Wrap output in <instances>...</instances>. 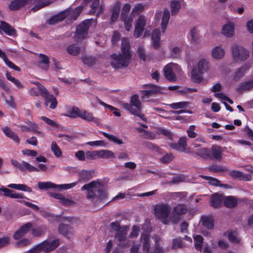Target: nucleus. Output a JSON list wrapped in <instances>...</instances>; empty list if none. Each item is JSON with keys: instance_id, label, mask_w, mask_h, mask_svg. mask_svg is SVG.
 Wrapping results in <instances>:
<instances>
[{"instance_id": "obj_1", "label": "nucleus", "mask_w": 253, "mask_h": 253, "mask_svg": "<svg viewBox=\"0 0 253 253\" xmlns=\"http://www.w3.org/2000/svg\"><path fill=\"white\" fill-rule=\"evenodd\" d=\"M130 48V45L128 39L123 38L121 44L122 53L113 54L111 56L112 66L115 68L127 67L131 58Z\"/></svg>"}, {"instance_id": "obj_2", "label": "nucleus", "mask_w": 253, "mask_h": 253, "mask_svg": "<svg viewBox=\"0 0 253 253\" xmlns=\"http://www.w3.org/2000/svg\"><path fill=\"white\" fill-rule=\"evenodd\" d=\"M103 184L98 181L94 180L84 185L81 190L86 191V197L92 201H99L104 200L107 196L106 193L102 189Z\"/></svg>"}, {"instance_id": "obj_3", "label": "nucleus", "mask_w": 253, "mask_h": 253, "mask_svg": "<svg viewBox=\"0 0 253 253\" xmlns=\"http://www.w3.org/2000/svg\"><path fill=\"white\" fill-rule=\"evenodd\" d=\"M123 107L132 114L138 117L143 121H145L144 115L141 112V103L139 100L137 95L132 96L130 104L124 103Z\"/></svg>"}, {"instance_id": "obj_4", "label": "nucleus", "mask_w": 253, "mask_h": 253, "mask_svg": "<svg viewBox=\"0 0 253 253\" xmlns=\"http://www.w3.org/2000/svg\"><path fill=\"white\" fill-rule=\"evenodd\" d=\"M233 60L236 63H241L246 61L250 56V51L245 47L234 45L231 48Z\"/></svg>"}, {"instance_id": "obj_5", "label": "nucleus", "mask_w": 253, "mask_h": 253, "mask_svg": "<svg viewBox=\"0 0 253 253\" xmlns=\"http://www.w3.org/2000/svg\"><path fill=\"white\" fill-rule=\"evenodd\" d=\"M163 71L165 78L172 82L176 80V75L181 74V69L178 64L169 63L164 67Z\"/></svg>"}, {"instance_id": "obj_6", "label": "nucleus", "mask_w": 253, "mask_h": 253, "mask_svg": "<svg viewBox=\"0 0 253 253\" xmlns=\"http://www.w3.org/2000/svg\"><path fill=\"white\" fill-rule=\"evenodd\" d=\"M170 211V206L165 203L157 204L154 206V213L160 219H163L165 224H167L166 218L169 216Z\"/></svg>"}, {"instance_id": "obj_7", "label": "nucleus", "mask_w": 253, "mask_h": 253, "mask_svg": "<svg viewBox=\"0 0 253 253\" xmlns=\"http://www.w3.org/2000/svg\"><path fill=\"white\" fill-rule=\"evenodd\" d=\"M145 89L140 91L141 97L143 101H149L150 97L160 93L162 89L160 87L153 84H146Z\"/></svg>"}, {"instance_id": "obj_8", "label": "nucleus", "mask_w": 253, "mask_h": 253, "mask_svg": "<svg viewBox=\"0 0 253 253\" xmlns=\"http://www.w3.org/2000/svg\"><path fill=\"white\" fill-rule=\"evenodd\" d=\"M38 85V88L40 91L41 94L44 98L45 105L47 106L50 103L49 108L55 109L57 106V101L55 97L52 94H49L47 89L39 82L35 83Z\"/></svg>"}, {"instance_id": "obj_9", "label": "nucleus", "mask_w": 253, "mask_h": 253, "mask_svg": "<svg viewBox=\"0 0 253 253\" xmlns=\"http://www.w3.org/2000/svg\"><path fill=\"white\" fill-rule=\"evenodd\" d=\"M90 23L91 20H85L77 26L76 34L77 39L82 40L87 37Z\"/></svg>"}, {"instance_id": "obj_10", "label": "nucleus", "mask_w": 253, "mask_h": 253, "mask_svg": "<svg viewBox=\"0 0 253 253\" xmlns=\"http://www.w3.org/2000/svg\"><path fill=\"white\" fill-rule=\"evenodd\" d=\"M191 150L192 153L190 154H195L196 156L201 157L204 159H207L211 157L210 150L205 147H203L200 144L193 142L191 144Z\"/></svg>"}, {"instance_id": "obj_11", "label": "nucleus", "mask_w": 253, "mask_h": 253, "mask_svg": "<svg viewBox=\"0 0 253 253\" xmlns=\"http://www.w3.org/2000/svg\"><path fill=\"white\" fill-rule=\"evenodd\" d=\"M146 25V19L145 17L143 16H140L136 21L135 24V29L134 31V37L136 38L140 37L144 29V27Z\"/></svg>"}, {"instance_id": "obj_12", "label": "nucleus", "mask_w": 253, "mask_h": 253, "mask_svg": "<svg viewBox=\"0 0 253 253\" xmlns=\"http://www.w3.org/2000/svg\"><path fill=\"white\" fill-rule=\"evenodd\" d=\"M43 251L45 253H48L54 250L60 244L58 239L53 241H44L40 244Z\"/></svg>"}, {"instance_id": "obj_13", "label": "nucleus", "mask_w": 253, "mask_h": 253, "mask_svg": "<svg viewBox=\"0 0 253 253\" xmlns=\"http://www.w3.org/2000/svg\"><path fill=\"white\" fill-rule=\"evenodd\" d=\"M32 224L28 222L22 226L19 229L17 230L13 235V238L15 240H19L25 236L32 228Z\"/></svg>"}, {"instance_id": "obj_14", "label": "nucleus", "mask_w": 253, "mask_h": 253, "mask_svg": "<svg viewBox=\"0 0 253 253\" xmlns=\"http://www.w3.org/2000/svg\"><path fill=\"white\" fill-rule=\"evenodd\" d=\"M84 1L86 4L92 1V3L90 5V13L98 15L103 11V6L100 4L99 0H84Z\"/></svg>"}, {"instance_id": "obj_15", "label": "nucleus", "mask_w": 253, "mask_h": 253, "mask_svg": "<svg viewBox=\"0 0 253 253\" xmlns=\"http://www.w3.org/2000/svg\"><path fill=\"white\" fill-rule=\"evenodd\" d=\"M33 0H14L8 5L10 10H18Z\"/></svg>"}, {"instance_id": "obj_16", "label": "nucleus", "mask_w": 253, "mask_h": 253, "mask_svg": "<svg viewBox=\"0 0 253 253\" xmlns=\"http://www.w3.org/2000/svg\"><path fill=\"white\" fill-rule=\"evenodd\" d=\"M0 191L3 193V195L8 197L14 199H22L24 198L23 194L18 193L3 186L0 187Z\"/></svg>"}, {"instance_id": "obj_17", "label": "nucleus", "mask_w": 253, "mask_h": 253, "mask_svg": "<svg viewBox=\"0 0 253 253\" xmlns=\"http://www.w3.org/2000/svg\"><path fill=\"white\" fill-rule=\"evenodd\" d=\"M141 242L142 244L143 250L145 253H149L150 249V235L147 233H143L140 236Z\"/></svg>"}, {"instance_id": "obj_18", "label": "nucleus", "mask_w": 253, "mask_h": 253, "mask_svg": "<svg viewBox=\"0 0 253 253\" xmlns=\"http://www.w3.org/2000/svg\"><path fill=\"white\" fill-rule=\"evenodd\" d=\"M152 46L155 49H158L161 46L160 31L159 29L154 30L152 33Z\"/></svg>"}, {"instance_id": "obj_19", "label": "nucleus", "mask_w": 253, "mask_h": 253, "mask_svg": "<svg viewBox=\"0 0 253 253\" xmlns=\"http://www.w3.org/2000/svg\"><path fill=\"white\" fill-rule=\"evenodd\" d=\"M59 232L64 235L65 236L69 238L71 235L74 234V230L73 227L68 225L60 224L58 227Z\"/></svg>"}, {"instance_id": "obj_20", "label": "nucleus", "mask_w": 253, "mask_h": 253, "mask_svg": "<svg viewBox=\"0 0 253 253\" xmlns=\"http://www.w3.org/2000/svg\"><path fill=\"white\" fill-rule=\"evenodd\" d=\"M234 24L231 22L227 23L223 26L222 34L225 37L230 38L234 34Z\"/></svg>"}, {"instance_id": "obj_21", "label": "nucleus", "mask_w": 253, "mask_h": 253, "mask_svg": "<svg viewBox=\"0 0 253 253\" xmlns=\"http://www.w3.org/2000/svg\"><path fill=\"white\" fill-rule=\"evenodd\" d=\"M187 137H180L178 141V144L180 148V152H184L186 154H190L193 152L191 148H187Z\"/></svg>"}, {"instance_id": "obj_22", "label": "nucleus", "mask_w": 253, "mask_h": 253, "mask_svg": "<svg viewBox=\"0 0 253 253\" xmlns=\"http://www.w3.org/2000/svg\"><path fill=\"white\" fill-rule=\"evenodd\" d=\"M0 30H2L6 35L8 36H14L16 31L14 28L7 23L0 21Z\"/></svg>"}, {"instance_id": "obj_23", "label": "nucleus", "mask_w": 253, "mask_h": 253, "mask_svg": "<svg viewBox=\"0 0 253 253\" xmlns=\"http://www.w3.org/2000/svg\"><path fill=\"white\" fill-rule=\"evenodd\" d=\"M225 50L221 46H216L211 50V56L215 59H220L224 57Z\"/></svg>"}, {"instance_id": "obj_24", "label": "nucleus", "mask_w": 253, "mask_h": 253, "mask_svg": "<svg viewBox=\"0 0 253 253\" xmlns=\"http://www.w3.org/2000/svg\"><path fill=\"white\" fill-rule=\"evenodd\" d=\"M2 130L4 134L9 138L13 140L15 142L19 143L20 139L17 134L10 129L8 126H5L2 128Z\"/></svg>"}, {"instance_id": "obj_25", "label": "nucleus", "mask_w": 253, "mask_h": 253, "mask_svg": "<svg viewBox=\"0 0 253 253\" xmlns=\"http://www.w3.org/2000/svg\"><path fill=\"white\" fill-rule=\"evenodd\" d=\"M68 11L67 10H64L53 16L51 17L48 20V23L50 25H54L58 22L64 20L66 16V14Z\"/></svg>"}, {"instance_id": "obj_26", "label": "nucleus", "mask_w": 253, "mask_h": 253, "mask_svg": "<svg viewBox=\"0 0 253 253\" xmlns=\"http://www.w3.org/2000/svg\"><path fill=\"white\" fill-rule=\"evenodd\" d=\"M209 67V62L207 59L202 58L199 61L196 67L199 70L200 73H205L208 71Z\"/></svg>"}, {"instance_id": "obj_27", "label": "nucleus", "mask_w": 253, "mask_h": 253, "mask_svg": "<svg viewBox=\"0 0 253 253\" xmlns=\"http://www.w3.org/2000/svg\"><path fill=\"white\" fill-rule=\"evenodd\" d=\"M238 199L232 196H227L224 199V205L229 208H233L237 206L238 203Z\"/></svg>"}, {"instance_id": "obj_28", "label": "nucleus", "mask_w": 253, "mask_h": 253, "mask_svg": "<svg viewBox=\"0 0 253 253\" xmlns=\"http://www.w3.org/2000/svg\"><path fill=\"white\" fill-rule=\"evenodd\" d=\"M40 61L38 62V66L44 70H47L49 67L48 57L45 54H39Z\"/></svg>"}, {"instance_id": "obj_29", "label": "nucleus", "mask_w": 253, "mask_h": 253, "mask_svg": "<svg viewBox=\"0 0 253 253\" xmlns=\"http://www.w3.org/2000/svg\"><path fill=\"white\" fill-rule=\"evenodd\" d=\"M170 17L169 12L168 9H165L164 11L163 15L161 22L162 32L164 33L167 29L169 19Z\"/></svg>"}, {"instance_id": "obj_30", "label": "nucleus", "mask_w": 253, "mask_h": 253, "mask_svg": "<svg viewBox=\"0 0 253 253\" xmlns=\"http://www.w3.org/2000/svg\"><path fill=\"white\" fill-rule=\"evenodd\" d=\"M223 200L224 199L221 195L218 194H214L211 196V205L214 208H218L221 205Z\"/></svg>"}, {"instance_id": "obj_31", "label": "nucleus", "mask_w": 253, "mask_h": 253, "mask_svg": "<svg viewBox=\"0 0 253 253\" xmlns=\"http://www.w3.org/2000/svg\"><path fill=\"white\" fill-rule=\"evenodd\" d=\"M93 171L83 169L79 173L80 178L78 181H87L93 177Z\"/></svg>"}, {"instance_id": "obj_32", "label": "nucleus", "mask_w": 253, "mask_h": 253, "mask_svg": "<svg viewBox=\"0 0 253 253\" xmlns=\"http://www.w3.org/2000/svg\"><path fill=\"white\" fill-rule=\"evenodd\" d=\"M204 73H201L199 70L196 67H194L191 71V78L193 82L200 83L203 80L202 75Z\"/></svg>"}, {"instance_id": "obj_33", "label": "nucleus", "mask_w": 253, "mask_h": 253, "mask_svg": "<svg viewBox=\"0 0 253 253\" xmlns=\"http://www.w3.org/2000/svg\"><path fill=\"white\" fill-rule=\"evenodd\" d=\"M80 118L87 122H93L97 123V119L94 117L92 113H89L86 110H83L82 114H80Z\"/></svg>"}, {"instance_id": "obj_34", "label": "nucleus", "mask_w": 253, "mask_h": 253, "mask_svg": "<svg viewBox=\"0 0 253 253\" xmlns=\"http://www.w3.org/2000/svg\"><path fill=\"white\" fill-rule=\"evenodd\" d=\"M9 188L15 189L16 190H21L23 191L31 192L32 190L31 188L28 185L22 184H10L7 185Z\"/></svg>"}, {"instance_id": "obj_35", "label": "nucleus", "mask_w": 253, "mask_h": 253, "mask_svg": "<svg viewBox=\"0 0 253 253\" xmlns=\"http://www.w3.org/2000/svg\"><path fill=\"white\" fill-rule=\"evenodd\" d=\"M211 152L212 156L216 159H221L222 158L221 148L217 145H213L211 147Z\"/></svg>"}, {"instance_id": "obj_36", "label": "nucleus", "mask_w": 253, "mask_h": 253, "mask_svg": "<svg viewBox=\"0 0 253 253\" xmlns=\"http://www.w3.org/2000/svg\"><path fill=\"white\" fill-rule=\"evenodd\" d=\"M68 12L66 13L67 17L70 19L75 20L77 17L80 15L82 10V7H77L74 10H66Z\"/></svg>"}, {"instance_id": "obj_37", "label": "nucleus", "mask_w": 253, "mask_h": 253, "mask_svg": "<svg viewBox=\"0 0 253 253\" xmlns=\"http://www.w3.org/2000/svg\"><path fill=\"white\" fill-rule=\"evenodd\" d=\"M201 220L203 225L208 229H211L213 228V220L211 217L207 216H203Z\"/></svg>"}, {"instance_id": "obj_38", "label": "nucleus", "mask_w": 253, "mask_h": 253, "mask_svg": "<svg viewBox=\"0 0 253 253\" xmlns=\"http://www.w3.org/2000/svg\"><path fill=\"white\" fill-rule=\"evenodd\" d=\"M96 100L101 105L105 107H107L109 108L111 111H113V114L117 116V117H120L121 114L120 112L119 111V110L112 106H111L110 105H108L105 102H103L102 100H101L98 97H96Z\"/></svg>"}, {"instance_id": "obj_39", "label": "nucleus", "mask_w": 253, "mask_h": 253, "mask_svg": "<svg viewBox=\"0 0 253 253\" xmlns=\"http://www.w3.org/2000/svg\"><path fill=\"white\" fill-rule=\"evenodd\" d=\"M203 240V237L200 235L194 237V247L197 251H202Z\"/></svg>"}, {"instance_id": "obj_40", "label": "nucleus", "mask_w": 253, "mask_h": 253, "mask_svg": "<svg viewBox=\"0 0 253 253\" xmlns=\"http://www.w3.org/2000/svg\"><path fill=\"white\" fill-rule=\"evenodd\" d=\"M5 75L7 79L13 83L18 89H22L23 88L24 85L18 79L12 77L9 72H7Z\"/></svg>"}, {"instance_id": "obj_41", "label": "nucleus", "mask_w": 253, "mask_h": 253, "mask_svg": "<svg viewBox=\"0 0 253 253\" xmlns=\"http://www.w3.org/2000/svg\"><path fill=\"white\" fill-rule=\"evenodd\" d=\"M38 186L41 190H47L49 188L55 189L56 184L51 182L50 181L47 182H38Z\"/></svg>"}, {"instance_id": "obj_42", "label": "nucleus", "mask_w": 253, "mask_h": 253, "mask_svg": "<svg viewBox=\"0 0 253 253\" xmlns=\"http://www.w3.org/2000/svg\"><path fill=\"white\" fill-rule=\"evenodd\" d=\"M98 158L109 159L114 157V153L109 150H100L98 151Z\"/></svg>"}, {"instance_id": "obj_43", "label": "nucleus", "mask_w": 253, "mask_h": 253, "mask_svg": "<svg viewBox=\"0 0 253 253\" xmlns=\"http://www.w3.org/2000/svg\"><path fill=\"white\" fill-rule=\"evenodd\" d=\"M190 40L195 44H197L199 42L200 38L197 30L194 28L191 29L190 31Z\"/></svg>"}, {"instance_id": "obj_44", "label": "nucleus", "mask_w": 253, "mask_h": 253, "mask_svg": "<svg viewBox=\"0 0 253 253\" xmlns=\"http://www.w3.org/2000/svg\"><path fill=\"white\" fill-rule=\"evenodd\" d=\"M205 179L208 180L209 183L213 186H219L220 187H227V185L226 184H220V181L215 178L212 177H209L207 176H202Z\"/></svg>"}, {"instance_id": "obj_45", "label": "nucleus", "mask_w": 253, "mask_h": 253, "mask_svg": "<svg viewBox=\"0 0 253 253\" xmlns=\"http://www.w3.org/2000/svg\"><path fill=\"white\" fill-rule=\"evenodd\" d=\"M251 88H253V79L241 84L238 88V91H245Z\"/></svg>"}, {"instance_id": "obj_46", "label": "nucleus", "mask_w": 253, "mask_h": 253, "mask_svg": "<svg viewBox=\"0 0 253 253\" xmlns=\"http://www.w3.org/2000/svg\"><path fill=\"white\" fill-rule=\"evenodd\" d=\"M187 207L184 204H178L173 209V212L177 215H181L187 211Z\"/></svg>"}, {"instance_id": "obj_47", "label": "nucleus", "mask_w": 253, "mask_h": 253, "mask_svg": "<svg viewBox=\"0 0 253 253\" xmlns=\"http://www.w3.org/2000/svg\"><path fill=\"white\" fill-rule=\"evenodd\" d=\"M67 50L69 54L76 56L79 54L80 48L77 44H72L67 47Z\"/></svg>"}, {"instance_id": "obj_48", "label": "nucleus", "mask_w": 253, "mask_h": 253, "mask_svg": "<svg viewBox=\"0 0 253 253\" xmlns=\"http://www.w3.org/2000/svg\"><path fill=\"white\" fill-rule=\"evenodd\" d=\"M102 134L105 137L108 138L110 141H112L117 144L121 145L123 143V141L115 135H114L113 134H109L105 132H103Z\"/></svg>"}, {"instance_id": "obj_49", "label": "nucleus", "mask_w": 253, "mask_h": 253, "mask_svg": "<svg viewBox=\"0 0 253 253\" xmlns=\"http://www.w3.org/2000/svg\"><path fill=\"white\" fill-rule=\"evenodd\" d=\"M22 169L21 170L24 171L26 170H28L29 171H39V169L33 166L29 163H27L25 161H22Z\"/></svg>"}, {"instance_id": "obj_50", "label": "nucleus", "mask_w": 253, "mask_h": 253, "mask_svg": "<svg viewBox=\"0 0 253 253\" xmlns=\"http://www.w3.org/2000/svg\"><path fill=\"white\" fill-rule=\"evenodd\" d=\"M180 7V2L178 1H172L170 4V10L172 15H176L179 12Z\"/></svg>"}, {"instance_id": "obj_51", "label": "nucleus", "mask_w": 253, "mask_h": 253, "mask_svg": "<svg viewBox=\"0 0 253 253\" xmlns=\"http://www.w3.org/2000/svg\"><path fill=\"white\" fill-rule=\"evenodd\" d=\"M249 68V66L247 64H245L242 66L236 72L235 74V78L238 79L242 77L246 71Z\"/></svg>"}, {"instance_id": "obj_52", "label": "nucleus", "mask_w": 253, "mask_h": 253, "mask_svg": "<svg viewBox=\"0 0 253 253\" xmlns=\"http://www.w3.org/2000/svg\"><path fill=\"white\" fill-rule=\"evenodd\" d=\"M83 62L88 66H92L95 62V59L92 56H84L82 58Z\"/></svg>"}, {"instance_id": "obj_53", "label": "nucleus", "mask_w": 253, "mask_h": 253, "mask_svg": "<svg viewBox=\"0 0 253 253\" xmlns=\"http://www.w3.org/2000/svg\"><path fill=\"white\" fill-rule=\"evenodd\" d=\"M51 149L56 157H59L62 156V152L55 142L53 141L52 142Z\"/></svg>"}, {"instance_id": "obj_54", "label": "nucleus", "mask_w": 253, "mask_h": 253, "mask_svg": "<svg viewBox=\"0 0 253 253\" xmlns=\"http://www.w3.org/2000/svg\"><path fill=\"white\" fill-rule=\"evenodd\" d=\"M122 21L124 22L125 28L126 31H130L132 26V18L130 16L121 18Z\"/></svg>"}, {"instance_id": "obj_55", "label": "nucleus", "mask_w": 253, "mask_h": 253, "mask_svg": "<svg viewBox=\"0 0 253 253\" xmlns=\"http://www.w3.org/2000/svg\"><path fill=\"white\" fill-rule=\"evenodd\" d=\"M188 104L187 102H179L173 103L169 105L170 108L173 109H182L186 107Z\"/></svg>"}, {"instance_id": "obj_56", "label": "nucleus", "mask_w": 253, "mask_h": 253, "mask_svg": "<svg viewBox=\"0 0 253 253\" xmlns=\"http://www.w3.org/2000/svg\"><path fill=\"white\" fill-rule=\"evenodd\" d=\"M46 230V227L44 226L38 227L36 228L33 229L32 234L35 236H41L44 234Z\"/></svg>"}, {"instance_id": "obj_57", "label": "nucleus", "mask_w": 253, "mask_h": 253, "mask_svg": "<svg viewBox=\"0 0 253 253\" xmlns=\"http://www.w3.org/2000/svg\"><path fill=\"white\" fill-rule=\"evenodd\" d=\"M157 133L159 134H163L169 139H172V134L168 129L163 128H158L157 129Z\"/></svg>"}, {"instance_id": "obj_58", "label": "nucleus", "mask_w": 253, "mask_h": 253, "mask_svg": "<svg viewBox=\"0 0 253 253\" xmlns=\"http://www.w3.org/2000/svg\"><path fill=\"white\" fill-rule=\"evenodd\" d=\"M78 183V181H76L75 182H73L69 184H60V185H57L56 184L55 188H58L59 190L62 189H69L75 186Z\"/></svg>"}, {"instance_id": "obj_59", "label": "nucleus", "mask_w": 253, "mask_h": 253, "mask_svg": "<svg viewBox=\"0 0 253 253\" xmlns=\"http://www.w3.org/2000/svg\"><path fill=\"white\" fill-rule=\"evenodd\" d=\"M126 231L124 229H122L121 230L116 233L115 238L119 241L122 242L126 240Z\"/></svg>"}, {"instance_id": "obj_60", "label": "nucleus", "mask_w": 253, "mask_h": 253, "mask_svg": "<svg viewBox=\"0 0 253 253\" xmlns=\"http://www.w3.org/2000/svg\"><path fill=\"white\" fill-rule=\"evenodd\" d=\"M29 125V130L35 132L36 134H42V132L39 131V127L34 122L28 121L27 123Z\"/></svg>"}, {"instance_id": "obj_61", "label": "nucleus", "mask_w": 253, "mask_h": 253, "mask_svg": "<svg viewBox=\"0 0 253 253\" xmlns=\"http://www.w3.org/2000/svg\"><path fill=\"white\" fill-rule=\"evenodd\" d=\"M144 9V6L141 3L136 4L132 9L131 14L135 16L141 13Z\"/></svg>"}, {"instance_id": "obj_62", "label": "nucleus", "mask_w": 253, "mask_h": 253, "mask_svg": "<svg viewBox=\"0 0 253 253\" xmlns=\"http://www.w3.org/2000/svg\"><path fill=\"white\" fill-rule=\"evenodd\" d=\"M196 128L195 126L191 125L189 126L188 129L187 130L186 132L188 135V136L190 138H195L197 137V134L196 132L194 131V130Z\"/></svg>"}, {"instance_id": "obj_63", "label": "nucleus", "mask_w": 253, "mask_h": 253, "mask_svg": "<svg viewBox=\"0 0 253 253\" xmlns=\"http://www.w3.org/2000/svg\"><path fill=\"white\" fill-rule=\"evenodd\" d=\"M120 13V8L118 6H116L114 7L112 10V15H111V21L114 22L117 20L118 18L119 14Z\"/></svg>"}, {"instance_id": "obj_64", "label": "nucleus", "mask_w": 253, "mask_h": 253, "mask_svg": "<svg viewBox=\"0 0 253 253\" xmlns=\"http://www.w3.org/2000/svg\"><path fill=\"white\" fill-rule=\"evenodd\" d=\"M229 240L233 243H239L240 239L237 237L236 233L230 232L228 235Z\"/></svg>"}]
</instances>
